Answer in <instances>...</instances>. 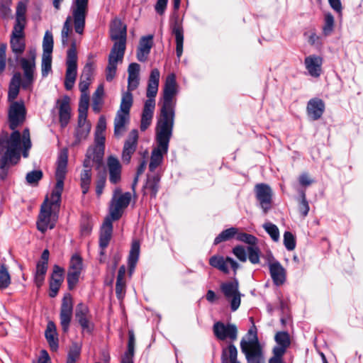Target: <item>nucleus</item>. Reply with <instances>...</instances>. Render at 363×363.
Listing matches in <instances>:
<instances>
[{"label": "nucleus", "instance_id": "nucleus-1", "mask_svg": "<svg viewBox=\"0 0 363 363\" xmlns=\"http://www.w3.org/2000/svg\"><path fill=\"white\" fill-rule=\"evenodd\" d=\"M31 141L28 128L23 130L22 135L14 131L11 135L2 131L0 135V177L2 180L7 176V169L18 162L22 152L24 157H28L31 147Z\"/></svg>", "mask_w": 363, "mask_h": 363}, {"label": "nucleus", "instance_id": "nucleus-2", "mask_svg": "<svg viewBox=\"0 0 363 363\" xmlns=\"http://www.w3.org/2000/svg\"><path fill=\"white\" fill-rule=\"evenodd\" d=\"M88 4L89 0H74L71 6L72 16L67 17L61 32L62 43L64 46L68 45L69 38L72 33V25L77 33L82 35L84 33Z\"/></svg>", "mask_w": 363, "mask_h": 363}, {"label": "nucleus", "instance_id": "nucleus-3", "mask_svg": "<svg viewBox=\"0 0 363 363\" xmlns=\"http://www.w3.org/2000/svg\"><path fill=\"white\" fill-rule=\"evenodd\" d=\"M178 93L176 76L174 73L167 75L163 89L162 106L157 125L173 128L174 121V97Z\"/></svg>", "mask_w": 363, "mask_h": 363}, {"label": "nucleus", "instance_id": "nucleus-4", "mask_svg": "<svg viewBox=\"0 0 363 363\" xmlns=\"http://www.w3.org/2000/svg\"><path fill=\"white\" fill-rule=\"evenodd\" d=\"M172 130L173 128L157 125L155 132L157 146L152 152L149 164L150 171L154 172L162 162L163 156L168 151Z\"/></svg>", "mask_w": 363, "mask_h": 363}, {"label": "nucleus", "instance_id": "nucleus-5", "mask_svg": "<svg viewBox=\"0 0 363 363\" xmlns=\"http://www.w3.org/2000/svg\"><path fill=\"white\" fill-rule=\"evenodd\" d=\"M60 200L55 202L52 195L46 198L41 205L40 212L37 220V228L41 233H45L48 229H52L58 219L57 211L60 208Z\"/></svg>", "mask_w": 363, "mask_h": 363}, {"label": "nucleus", "instance_id": "nucleus-6", "mask_svg": "<svg viewBox=\"0 0 363 363\" xmlns=\"http://www.w3.org/2000/svg\"><path fill=\"white\" fill-rule=\"evenodd\" d=\"M133 105V95L129 91L123 93L120 108L114 118V135L121 137L127 130L130 122V110Z\"/></svg>", "mask_w": 363, "mask_h": 363}, {"label": "nucleus", "instance_id": "nucleus-7", "mask_svg": "<svg viewBox=\"0 0 363 363\" xmlns=\"http://www.w3.org/2000/svg\"><path fill=\"white\" fill-rule=\"evenodd\" d=\"M35 59L36 50L30 48L28 52V57H21L19 60L23 70L21 87L25 90H31L33 87L36 69Z\"/></svg>", "mask_w": 363, "mask_h": 363}, {"label": "nucleus", "instance_id": "nucleus-8", "mask_svg": "<svg viewBox=\"0 0 363 363\" xmlns=\"http://www.w3.org/2000/svg\"><path fill=\"white\" fill-rule=\"evenodd\" d=\"M96 156V153L92 150L86 151V157L83 162V169L80 174V185L83 194H86L89 189L91 181L92 166L95 164L97 168H99L102 164L104 157H101L98 160Z\"/></svg>", "mask_w": 363, "mask_h": 363}, {"label": "nucleus", "instance_id": "nucleus-9", "mask_svg": "<svg viewBox=\"0 0 363 363\" xmlns=\"http://www.w3.org/2000/svg\"><path fill=\"white\" fill-rule=\"evenodd\" d=\"M67 152H62L60 154L55 171V178L57 180L55 189L52 192V200L57 202L61 200V194L64 188V179L67 174Z\"/></svg>", "mask_w": 363, "mask_h": 363}, {"label": "nucleus", "instance_id": "nucleus-10", "mask_svg": "<svg viewBox=\"0 0 363 363\" xmlns=\"http://www.w3.org/2000/svg\"><path fill=\"white\" fill-rule=\"evenodd\" d=\"M130 199L131 195L129 192L122 194L120 189H116L109 207L110 218L119 219L124 209L129 205Z\"/></svg>", "mask_w": 363, "mask_h": 363}, {"label": "nucleus", "instance_id": "nucleus-11", "mask_svg": "<svg viewBox=\"0 0 363 363\" xmlns=\"http://www.w3.org/2000/svg\"><path fill=\"white\" fill-rule=\"evenodd\" d=\"M77 56L75 42H72L71 48L67 50V70L65 74V86L70 90L74 86L77 73Z\"/></svg>", "mask_w": 363, "mask_h": 363}, {"label": "nucleus", "instance_id": "nucleus-12", "mask_svg": "<svg viewBox=\"0 0 363 363\" xmlns=\"http://www.w3.org/2000/svg\"><path fill=\"white\" fill-rule=\"evenodd\" d=\"M106 129V121L104 116L99 118L94 133V146L89 147L87 150H92L96 153V159L104 157L105 150V131Z\"/></svg>", "mask_w": 363, "mask_h": 363}, {"label": "nucleus", "instance_id": "nucleus-13", "mask_svg": "<svg viewBox=\"0 0 363 363\" xmlns=\"http://www.w3.org/2000/svg\"><path fill=\"white\" fill-rule=\"evenodd\" d=\"M240 349L247 363H265L262 347L256 340L245 342L240 341Z\"/></svg>", "mask_w": 363, "mask_h": 363}, {"label": "nucleus", "instance_id": "nucleus-14", "mask_svg": "<svg viewBox=\"0 0 363 363\" xmlns=\"http://www.w3.org/2000/svg\"><path fill=\"white\" fill-rule=\"evenodd\" d=\"M220 289L225 297L230 302V307L233 311H236L241 302V294L239 291V284L238 280L222 283Z\"/></svg>", "mask_w": 363, "mask_h": 363}, {"label": "nucleus", "instance_id": "nucleus-15", "mask_svg": "<svg viewBox=\"0 0 363 363\" xmlns=\"http://www.w3.org/2000/svg\"><path fill=\"white\" fill-rule=\"evenodd\" d=\"M26 108L23 104L13 102L11 104L9 109V128L13 130L22 125L26 119Z\"/></svg>", "mask_w": 363, "mask_h": 363}, {"label": "nucleus", "instance_id": "nucleus-16", "mask_svg": "<svg viewBox=\"0 0 363 363\" xmlns=\"http://www.w3.org/2000/svg\"><path fill=\"white\" fill-rule=\"evenodd\" d=\"M73 313V302L70 294L65 295L62 298L60 307V325L63 332L66 333L69 330V324L72 320Z\"/></svg>", "mask_w": 363, "mask_h": 363}, {"label": "nucleus", "instance_id": "nucleus-17", "mask_svg": "<svg viewBox=\"0 0 363 363\" xmlns=\"http://www.w3.org/2000/svg\"><path fill=\"white\" fill-rule=\"evenodd\" d=\"M209 264L213 267L218 269L225 274L229 273V267H230L235 273L239 268L238 263L230 257H224L220 255H214L209 259Z\"/></svg>", "mask_w": 363, "mask_h": 363}, {"label": "nucleus", "instance_id": "nucleus-18", "mask_svg": "<svg viewBox=\"0 0 363 363\" xmlns=\"http://www.w3.org/2000/svg\"><path fill=\"white\" fill-rule=\"evenodd\" d=\"M75 318L83 331L90 333L92 329L91 315L86 305L79 303L75 308Z\"/></svg>", "mask_w": 363, "mask_h": 363}, {"label": "nucleus", "instance_id": "nucleus-19", "mask_svg": "<svg viewBox=\"0 0 363 363\" xmlns=\"http://www.w3.org/2000/svg\"><path fill=\"white\" fill-rule=\"evenodd\" d=\"M213 330L215 336L218 340H224L229 338L233 341L237 339L238 330L233 324L225 325L221 322H217L214 324Z\"/></svg>", "mask_w": 363, "mask_h": 363}, {"label": "nucleus", "instance_id": "nucleus-20", "mask_svg": "<svg viewBox=\"0 0 363 363\" xmlns=\"http://www.w3.org/2000/svg\"><path fill=\"white\" fill-rule=\"evenodd\" d=\"M255 192L261 207L266 213L270 208L272 195L271 188L267 184H259L255 186Z\"/></svg>", "mask_w": 363, "mask_h": 363}, {"label": "nucleus", "instance_id": "nucleus-21", "mask_svg": "<svg viewBox=\"0 0 363 363\" xmlns=\"http://www.w3.org/2000/svg\"><path fill=\"white\" fill-rule=\"evenodd\" d=\"M91 123L86 120V117L78 116V125L75 130V140L73 145H79L82 141L85 140L91 130Z\"/></svg>", "mask_w": 363, "mask_h": 363}, {"label": "nucleus", "instance_id": "nucleus-22", "mask_svg": "<svg viewBox=\"0 0 363 363\" xmlns=\"http://www.w3.org/2000/svg\"><path fill=\"white\" fill-rule=\"evenodd\" d=\"M138 138V134L137 130H133L130 131L128 139L126 140L123 154L122 159L123 162L128 163L130 160L132 155L134 153L137 146V142Z\"/></svg>", "mask_w": 363, "mask_h": 363}, {"label": "nucleus", "instance_id": "nucleus-23", "mask_svg": "<svg viewBox=\"0 0 363 363\" xmlns=\"http://www.w3.org/2000/svg\"><path fill=\"white\" fill-rule=\"evenodd\" d=\"M57 105L59 109V119L62 128L67 125L71 117V108L69 106V98L65 96L57 99Z\"/></svg>", "mask_w": 363, "mask_h": 363}, {"label": "nucleus", "instance_id": "nucleus-24", "mask_svg": "<svg viewBox=\"0 0 363 363\" xmlns=\"http://www.w3.org/2000/svg\"><path fill=\"white\" fill-rule=\"evenodd\" d=\"M64 269L58 265L53 267V272L50 281V296L55 297L64 280Z\"/></svg>", "mask_w": 363, "mask_h": 363}, {"label": "nucleus", "instance_id": "nucleus-25", "mask_svg": "<svg viewBox=\"0 0 363 363\" xmlns=\"http://www.w3.org/2000/svg\"><path fill=\"white\" fill-rule=\"evenodd\" d=\"M110 37L116 42L126 41V26L118 18L114 19L111 25Z\"/></svg>", "mask_w": 363, "mask_h": 363}, {"label": "nucleus", "instance_id": "nucleus-26", "mask_svg": "<svg viewBox=\"0 0 363 363\" xmlns=\"http://www.w3.org/2000/svg\"><path fill=\"white\" fill-rule=\"evenodd\" d=\"M113 232L112 219L107 217L101 229L99 246L101 249V255H104V249L108 246Z\"/></svg>", "mask_w": 363, "mask_h": 363}, {"label": "nucleus", "instance_id": "nucleus-27", "mask_svg": "<svg viewBox=\"0 0 363 363\" xmlns=\"http://www.w3.org/2000/svg\"><path fill=\"white\" fill-rule=\"evenodd\" d=\"M153 45V35L143 36L137 50V59L140 62H145Z\"/></svg>", "mask_w": 363, "mask_h": 363}, {"label": "nucleus", "instance_id": "nucleus-28", "mask_svg": "<svg viewBox=\"0 0 363 363\" xmlns=\"http://www.w3.org/2000/svg\"><path fill=\"white\" fill-rule=\"evenodd\" d=\"M304 64L309 74L313 77H318L321 74L323 59L320 56L309 55L305 58Z\"/></svg>", "mask_w": 363, "mask_h": 363}, {"label": "nucleus", "instance_id": "nucleus-29", "mask_svg": "<svg viewBox=\"0 0 363 363\" xmlns=\"http://www.w3.org/2000/svg\"><path fill=\"white\" fill-rule=\"evenodd\" d=\"M24 29L13 28L11 38V47L16 55H21L23 52L26 44L24 40Z\"/></svg>", "mask_w": 363, "mask_h": 363}, {"label": "nucleus", "instance_id": "nucleus-30", "mask_svg": "<svg viewBox=\"0 0 363 363\" xmlns=\"http://www.w3.org/2000/svg\"><path fill=\"white\" fill-rule=\"evenodd\" d=\"M107 168L109 174V181L112 184H116L121 180V165L118 160L109 156L107 159Z\"/></svg>", "mask_w": 363, "mask_h": 363}, {"label": "nucleus", "instance_id": "nucleus-31", "mask_svg": "<svg viewBox=\"0 0 363 363\" xmlns=\"http://www.w3.org/2000/svg\"><path fill=\"white\" fill-rule=\"evenodd\" d=\"M155 108V100H146L144 104V108L142 113L140 129L145 130L151 124L154 110Z\"/></svg>", "mask_w": 363, "mask_h": 363}, {"label": "nucleus", "instance_id": "nucleus-32", "mask_svg": "<svg viewBox=\"0 0 363 363\" xmlns=\"http://www.w3.org/2000/svg\"><path fill=\"white\" fill-rule=\"evenodd\" d=\"M160 73L157 69H153L150 74L146 96L148 98L147 100H155L156 96L160 82Z\"/></svg>", "mask_w": 363, "mask_h": 363}, {"label": "nucleus", "instance_id": "nucleus-33", "mask_svg": "<svg viewBox=\"0 0 363 363\" xmlns=\"http://www.w3.org/2000/svg\"><path fill=\"white\" fill-rule=\"evenodd\" d=\"M325 110V104L321 99H313L307 105V113L308 116L313 121L319 119Z\"/></svg>", "mask_w": 363, "mask_h": 363}, {"label": "nucleus", "instance_id": "nucleus-34", "mask_svg": "<svg viewBox=\"0 0 363 363\" xmlns=\"http://www.w3.org/2000/svg\"><path fill=\"white\" fill-rule=\"evenodd\" d=\"M277 344L273 349L278 355H284L291 344L290 337L286 332H278L274 337Z\"/></svg>", "mask_w": 363, "mask_h": 363}, {"label": "nucleus", "instance_id": "nucleus-35", "mask_svg": "<svg viewBox=\"0 0 363 363\" xmlns=\"http://www.w3.org/2000/svg\"><path fill=\"white\" fill-rule=\"evenodd\" d=\"M139 72L140 65L138 63H130L128 68V91L131 93L139 85Z\"/></svg>", "mask_w": 363, "mask_h": 363}, {"label": "nucleus", "instance_id": "nucleus-36", "mask_svg": "<svg viewBox=\"0 0 363 363\" xmlns=\"http://www.w3.org/2000/svg\"><path fill=\"white\" fill-rule=\"evenodd\" d=\"M269 272L274 283L277 285H281L285 281V270L281 264L278 262L269 263Z\"/></svg>", "mask_w": 363, "mask_h": 363}, {"label": "nucleus", "instance_id": "nucleus-37", "mask_svg": "<svg viewBox=\"0 0 363 363\" xmlns=\"http://www.w3.org/2000/svg\"><path fill=\"white\" fill-rule=\"evenodd\" d=\"M125 50V44L122 42H115L108 56V62L118 65L121 62Z\"/></svg>", "mask_w": 363, "mask_h": 363}, {"label": "nucleus", "instance_id": "nucleus-38", "mask_svg": "<svg viewBox=\"0 0 363 363\" xmlns=\"http://www.w3.org/2000/svg\"><path fill=\"white\" fill-rule=\"evenodd\" d=\"M45 335L50 349L52 351H57L58 349V338L56 326L52 321L48 323Z\"/></svg>", "mask_w": 363, "mask_h": 363}, {"label": "nucleus", "instance_id": "nucleus-39", "mask_svg": "<svg viewBox=\"0 0 363 363\" xmlns=\"http://www.w3.org/2000/svg\"><path fill=\"white\" fill-rule=\"evenodd\" d=\"M21 83V73L18 72L14 73L9 84L8 93L9 101H13L16 99L19 94Z\"/></svg>", "mask_w": 363, "mask_h": 363}, {"label": "nucleus", "instance_id": "nucleus-40", "mask_svg": "<svg viewBox=\"0 0 363 363\" xmlns=\"http://www.w3.org/2000/svg\"><path fill=\"white\" fill-rule=\"evenodd\" d=\"M222 363H241L238 360V350L233 344L223 348L221 354Z\"/></svg>", "mask_w": 363, "mask_h": 363}, {"label": "nucleus", "instance_id": "nucleus-41", "mask_svg": "<svg viewBox=\"0 0 363 363\" xmlns=\"http://www.w3.org/2000/svg\"><path fill=\"white\" fill-rule=\"evenodd\" d=\"M172 33L175 35L177 56L180 58L183 52L184 33L182 26L177 23L173 26Z\"/></svg>", "mask_w": 363, "mask_h": 363}, {"label": "nucleus", "instance_id": "nucleus-42", "mask_svg": "<svg viewBox=\"0 0 363 363\" xmlns=\"http://www.w3.org/2000/svg\"><path fill=\"white\" fill-rule=\"evenodd\" d=\"M160 177L158 175L148 177L144 186L145 194L155 197L159 190Z\"/></svg>", "mask_w": 363, "mask_h": 363}, {"label": "nucleus", "instance_id": "nucleus-43", "mask_svg": "<svg viewBox=\"0 0 363 363\" xmlns=\"http://www.w3.org/2000/svg\"><path fill=\"white\" fill-rule=\"evenodd\" d=\"M140 254V243L138 240H133L128 257L129 271L131 274L134 270L135 264L138 260Z\"/></svg>", "mask_w": 363, "mask_h": 363}, {"label": "nucleus", "instance_id": "nucleus-44", "mask_svg": "<svg viewBox=\"0 0 363 363\" xmlns=\"http://www.w3.org/2000/svg\"><path fill=\"white\" fill-rule=\"evenodd\" d=\"M26 4L23 2H19L16 9V23L13 28H18L19 30L24 29L26 25Z\"/></svg>", "mask_w": 363, "mask_h": 363}, {"label": "nucleus", "instance_id": "nucleus-45", "mask_svg": "<svg viewBox=\"0 0 363 363\" xmlns=\"http://www.w3.org/2000/svg\"><path fill=\"white\" fill-rule=\"evenodd\" d=\"M238 229L236 228H230L222 231L214 240V245L230 240L234 236L238 235Z\"/></svg>", "mask_w": 363, "mask_h": 363}, {"label": "nucleus", "instance_id": "nucleus-46", "mask_svg": "<svg viewBox=\"0 0 363 363\" xmlns=\"http://www.w3.org/2000/svg\"><path fill=\"white\" fill-rule=\"evenodd\" d=\"M43 55H52L53 50V36L51 32L47 30L43 41Z\"/></svg>", "mask_w": 363, "mask_h": 363}, {"label": "nucleus", "instance_id": "nucleus-47", "mask_svg": "<svg viewBox=\"0 0 363 363\" xmlns=\"http://www.w3.org/2000/svg\"><path fill=\"white\" fill-rule=\"evenodd\" d=\"M52 70V55H43L41 62L42 76L45 77Z\"/></svg>", "mask_w": 363, "mask_h": 363}, {"label": "nucleus", "instance_id": "nucleus-48", "mask_svg": "<svg viewBox=\"0 0 363 363\" xmlns=\"http://www.w3.org/2000/svg\"><path fill=\"white\" fill-rule=\"evenodd\" d=\"M89 93H81V97L79 104V116L87 117V110L89 107Z\"/></svg>", "mask_w": 363, "mask_h": 363}, {"label": "nucleus", "instance_id": "nucleus-49", "mask_svg": "<svg viewBox=\"0 0 363 363\" xmlns=\"http://www.w3.org/2000/svg\"><path fill=\"white\" fill-rule=\"evenodd\" d=\"M11 284L10 274L4 264L0 267V289H5Z\"/></svg>", "mask_w": 363, "mask_h": 363}, {"label": "nucleus", "instance_id": "nucleus-50", "mask_svg": "<svg viewBox=\"0 0 363 363\" xmlns=\"http://www.w3.org/2000/svg\"><path fill=\"white\" fill-rule=\"evenodd\" d=\"M248 259L252 264H258L259 262L260 250L257 245L248 246L247 248Z\"/></svg>", "mask_w": 363, "mask_h": 363}, {"label": "nucleus", "instance_id": "nucleus-51", "mask_svg": "<svg viewBox=\"0 0 363 363\" xmlns=\"http://www.w3.org/2000/svg\"><path fill=\"white\" fill-rule=\"evenodd\" d=\"M263 228L274 241L277 242L279 240V230L276 225L267 222L263 225Z\"/></svg>", "mask_w": 363, "mask_h": 363}, {"label": "nucleus", "instance_id": "nucleus-52", "mask_svg": "<svg viewBox=\"0 0 363 363\" xmlns=\"http://www.w3.org/2000/svg\"><path fill=\"white\" fill-rule=\"evenodd\" d=\"M334 17L330 13L325 14L324 26L323 27V32L325 35H329L334 28Z\"/></svg>", "mask_w": 363, "mask_h": 363}, {"label": "nucleus", "instance_id": "nucleus-53", "mask_svg": "<svg viewBox=\"0 0 363 363\" xmlns=\"http://www.w3.org/2000/svg\"><path fill=\"white\" fill-rule=\"evenodd\" d=\"M238 241L247 243L249 246L257 245V239L254 235L245 233H238L236 236Z\"/></svg>", "mask_w": 363, "mask_h": 363}, {"label": "nucleus", "instance_id": "nucleus-54", "mask_svg": "<svg viewBox=\"0 0 363 363\" xmlns=\"http://www.w3.org/2000/svg\"><path fill=\"white\" fill-rule=\"evenodd\" d=\"M42 177L43 172L41 170H33L26 174V179L28 184H35L42 179Z\"/></svg>", "mask_w": 363, "mask_h": 363}, {"label": "nucleus", "instance_id": "nucleus-55", "mask_svg": "<svg viewBox=\"0 0 363 363\" xmlns=\"http://www.w3.org/2000/svg\"><path fill=\"white\" fill-rule=\"evenodd\" d=\"M81 272L68 270L67 284L69 289H72L79 281Z\"/></svg>", "mask_w": 363, "mask_h": 363}, {"label": "nucleus", "instance_id": "nucleus-56", "mask_svg": "<svg viewBox=\"0 0 363 363\" xmlns=\"http://www.w3.org/2000/svg\"><path fill=\"white\" fill-rule=\"evenodd\" d=\"M284 245L288 250H293L296 247V240L291 233L286 231L284 234Z\"/></svg>", "mask_w": 363, "mask_h": 363}, {"label": "nucleus", "instance_id": "nucleus-57", "mask_svg": "<svg viewBox=\"0 0 363 363\" xmlns=\"http://www.w3.org/2000/svg\"><path fill=\"white\" fill-rule=\"evenodd\" d=\"M82 259L78 255H74L70 260L69 270L82 272Z\"/></svg>", "mask_w": 363, "mask_h": 363}, {"label": "nucleus", "instance_id": "nucleus-58", "mask_svg": "<svg viewBox=\"0 0 363 363\" xmlns=\"http://www.w3.org/2000/svg\"><path fill=\"white\" fill-rule=\"evenodd\" d=\"M247 251L245 250V248L242 246L238 245L233 248V253L235 255V256L242 262H245L247 261Z\"/></svg>", "mask_w": 363, "mask_h": 363}, {"label": "nucleus", "instance_id": "nucleus-59", "mask_svg": "<svg viewBox=\"0 0 363 363\" xmlns=\"http://www.w3.org/2000/svg\"><path fill=\"white\" fill-rule=\"evenodd\" d=\"M94 68L91 63H87L83 69L82 75L80 77L83 80H88L91 82L93 77Z\"/></svg>", "mask_w": 363, "mask_h": 363}, {"label": "nucleus", "instance_id": "nucleus-60", "mask_svg": "<svg viewBox=\"0 0 363 363\" xmlns=\"http://www.w3.org/2000/svg\"><path fill=\"white\" fill-rule=\"evenodd\" d=\"M6 44L0 45V74L4 71L6 65Z\"/></svg>", "mask_w": 363, "mask_h": 363}, {"label": "nucleus", "instance_id": "nucleus-61", "mask_svg": "<svg viewBox=\"0 0 363 363\" xmlns=\"http://www.w3.org/2000/svg\"><path fill=\"white\" fill-rule=\"evenodd\" d=\"M125 283L124 279H117L116 284V293L118 298H122L125 293Z\"/></svg>", "mask_w": 363, "mask_h": 363}, {"label": "nucleus", "instance_id": "nucleus-62", "mask_svg": "<svg viewBox=\"0 0 363 363\" xmlns=\"http://www.w3.org/2000/svg\"><path fill=\"white\" fill-rule=\"evenodd\" d=\"M10 4L11 0H2L0 6V12L4 17H8L11 15Z\"/></svg>", "mask_w": 363, "mask_h": 363}, {"label": "nucleus", "instance_id": "nucleus-63", "mask_svg": "<svg viewBox=\"0 0 363 363\" xmlns=\"http://www.w3.org/2000/svg\"><path fill=\"white\" fill-rule=\"evenodd\" d=\"M117 65L113 63L108 62L106 70V78L107 81H111L116 73Z\"/></svg>", "mask_w": 363, "mask_h": 363}, {"label": "nucleus", "instance_id": "nucleus-64", "mask_svg": "<svg viewBox=\"0 0 363 363\" xmlns=\"http://www.w3.org/2000/svg\"><path fill=\"white\" fill-rule=\"evenodd\" d=\"M80 354V347L77 345H74L70 349L67 359H72L74 361H77Z\"/></svg>", "mask_w": 363, "mask_h": 363}]
</instances>
